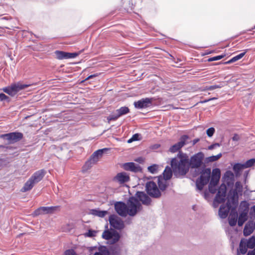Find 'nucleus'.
I'll list each match as a JSON object with an SVG mask.
<instances>
[{
    "instance_id": "f257e3e1",
    "label": "nucleus",
    "mask_w": 255,
    "mask_h": 255,
    "mask_svg": "<svg viewBox=\"0 0 255 255\" xmlns=\"http://www.w3.org/2000/svg\"><path fill=\"white\" fill-rule=\"evenodd\" d=\"M141 207V205L139 202L134 197L130 198L127 204L122 202H117L115 204L116 212L119 215L124 217L128 215L130 216H135Z\"/></svg>"
},
{
    "instance_id": "f03ea898",
    "label": "nucleus",
    "mask_w": 255,
    "mask_h": 255,
    "mask_svg": "<svg viewBox=\"0 0 255 255\" xmlns=\"http://www.w3.org/2000/svg\"><path fill=\"white\" fill-rule=\"evenodd\" d=\"M171 166L174 175L176 177L185 175L189 171V158L187 155L179 152L171 161Z\"/></svg>"
},
{
    "instance_id": "7ed1b4c3",
    "label": "nucleus",
    "mask_w": 255,
    "mask_h": 255,
    "mask_svg": "<svg viewBox=\"0 0 255 255\" xmlns=\"http://www.w3.org/2000/svg\"><path fill=\"white\" fill-rule=\"evenodd\" d=\"M45 174V171L43 169L35 172L24 184L23 187L21 189V191L25 192L30 190L35 184L38 183L42 179Z\"/></svg>"
},
{
    "instance_id": "20e7f679",
    "label": "nucleus",
    "mask_w": 255,
    "mask_h": 255,
    "mask_svg": "<svg viewBox=\"0 0 255 255\" xmlns=\"http://www.w3.org/2000/svg\"><path fill=\"white\" fill-rule=\"evenodd\" d=\"M211 175V169L205 168L201 172L200 177L197 179L196 182V187L198 190L201 191L204 186L209 181Z\"/></svg>"
},
{
    "instance_id": "39448f33",
    "label": "nucleus",
    "mask_w": 255,
    "mask_h": 255,
    "mask_svg": "<svg viewBox=\"0 0 255 255\" xmlns=\"http://www.w3.org/2000/svg\"><path fill=\"white\" fill-rule=\"evenodd\" d=\"M28 86L20 83L12 84L10 86L3 88L2 91L11 96L15 95L20 90L27 88Z\"/></svg>"
},
{
    "instance_id": "423d86ee",
    "label": "nucleus",
    "mask_w": 255,
    "mask_h": 255,
    "mask_svg": "<svg viewBox=\"0 0 255 255\" xmlns=\"http://www.w3.org/2000/svg\"><path fill=\"white\" fill-rule=\"evenodd\" d=\"M145 188L147 194L151 197L158 198L161 196V192L155 182L153 181L147 182Z\"/></svg>"
},
{
    "instance_id": "0eeeda50",
    "label": "nucleus",
    "mask_w": 255,
    "mask_h": 255,
    "mask_svg": "<svg viewBox=\"0 0 255 255\" xmlns=\"http://www.w3.org/2000/svg\"><path fill=\"white\" fill-rule=\"evenodd\" d=\"M0 137L4 140H6L8 143L13 144L20 140L23 137V134L19 132H13L1 134Z\"/></svg>"
},
{
    "instance_id": "6e6552de",
    "label": "nucleus",
    "mask_w": 255,
    "mask_h": 255,
    "mask_svg": "<svg viewBox=\"0 0 255 255\" xmlns=\"http://www.w3.org/2000/svg\"><path fill=\"white\" fill-rule=\"evenodd\" d=\"M204 157V154L199 152L193 155L189 161V167L192 168H197L200 167L203 163V160Z\"/></svg>"
},
{
    "instance_id": "1a4fd4ad",
    "label": "nucleus",
    "mask_w": 255,
    "mask_h": 255,
    "mask_svg": "<svg viewBox=\"0 0 255 255\" xmlns=\"http://www.w3.org/2000/svg\"><path fill=\"white\" fill-rule=\"evenodd\" d=\"M102 237L109 240L110 244H114L120 240V235L118 232L114 230L105 231L103 233Z\"/></svg>"
},
{
    "instance_id": "9d476101",
    "label": "nucleus",
    "mask_w": 255,
    "mask_h": 255,
    "mask_svg": "<svg viewBox=\"0 0 255 255\" xmlns=\"http://www.w3.org/2000/svg\"><path fill=\"white\" fill-rule=\"evenodd\" d=\"M110 225L113 228L121 230L124 228V223L123 220L116 215H112L109 217Z\"/></svg>"
},
{
    "instance_id": "9b49d317",
    "label": "nucleus",
    "mask_w": 255,
    "mask_h": 255,
    "mask_svg": "<svg viewBox=\"0 0 255 255\" xmlns=\"http://www.w3.org/2000/svg\"><path fill=\"white\" fill-rule=\"evenodd\" d=\"M59 210V206L41 207L34 212V216H38L44 214H52Z\"/></svg>"
},
{
    "instance_id": "f8f14e48",
    "label": "nucleus",
    "mask_w": 255,
    "mask_h": 255,
    "mask_svg": "<svg viewBox=\"0 0 255 255\" xmlns=\"http://www.w3.org/2000/svg\"><path fill=\"white\" fill-rule=\"evenodd\" d=\"M188 138L189 136L187 135H182L180 138V141L172 145L169 148V151L172 153L178 151L184 145L187 144L186 141Z\"/></svg>"
},
{
    "instance_id": "ddd939ff",
    "label": "nucleus",
    "mask_w": 255,
    "mask_h": 255,
    "mask_svg": "<svg viewBox=\"0 0 255 255\" xmlns=\"http://www.w3.org/2000/svg\"><path fill=\"white\" fill-rule=\"evenodd\" d=\"M227 187L225 184H222L219 187L218 193L215 198V202L221 203L225 201L226 196Z\"/></svg>"
},
{
    "instance_id": "4468645a",
    "label": "nucleus",
    "mask_w": 255,
    "mask_h": 255,
    "mask_svg": "<svg viewBox=\"0 0 255 255\" xmlns=\"http://www.w3.org/2000/svg\"><path fill=\"white\" fill-rule=\"evenodd\" d=\"M152 98H143L134 102V106L137 109H144L150 107L152 105Z\"/></svg>"
},
{
    "instance_id": "2eb2a0df",
    "label": "nucleus",
    "mask_w": 255,
    "mask_h": 255,
    "mask_svg": "<svg viewBox=\"0 0 255 255\" xmlns=\"http://www.w3.org/2000/svg\"><path fill=\"white\" fill-rule=\"evenodd\" d=\"M242 204H244V206L245 209L239 215L238 222L239 226H242L244 223L248 220V213L249 205L246 201L243 202Z\"/></svg>"
},
{
    "instance_id": "dca6fc26",
    "label": "nucleus",
    "mask_w": 255,
    "mask_h": 255,
    "mask_svg": "<svg viewBox=\"0 0 255 255\" xmlns=\"http://www.w3.org/2000/svg\"><path fill=\"white\" fill-rule=\"evenodd\" d=\"M122 167L127 171L133 172H138L141 170V168L138 164L134 162H127L123 164Z\"/></svg>"
},
{
    "instance_id": "f3484780",
    "label": "nucleus",
    "mask_w": 255,
    "mask_h": 255,
    "mask_svg": "<svg viewBox=\"0 0 255 255\" xmlns=\"http://www.w3.org/2000/svg\"><path fill=\"white\" fill-rule=\"evenodd\" d=\"M114 180L119 184H124L129 180V176L126 172H122L119 173L114 178Z\"/></svg>"
},
{
    "instance_id": "a211bd4d",
    "label": "nucleus",
    "mask_w": 255,
    "mask_h": 255,
    "mask_svg": "<svg viewBox=\"0 0 255 255\" xmlns=\"http://www.w3.org/2000/svg\"><path fill=\"white\" fill-rule=\"evenodd\" d=\"M231 207V205L229 201H228L225 205H221L219 210V215L220 218L225 219L228 215Z\"/></svg>"
},
{
    "instance_id": "6ab92c4d",
    "label": "nucleus",
    "mask_w": 255,
    "mask_h": 255,
    "mask_svg": "<svg viewBox=\"0 0 255 255\" xmlns=\"http://www.w3.org/2000/svg\"><path fill=\"white\" fill-rule=\"evenodd\" d=\"M136 195L138 199L145 205H149L151 203V199L143 192H137Z\"/></svg>"
},
{
    "instance_id": "aec40b11",
    "label": "nucleus",
    "mask_w": 255,
    "mask_h": 255,
    "mask_svg": "<svg viewBox=\"0 0 255 255\" xmlns=\"http://www.w3.org/2000/svg\"><path fill=\"white\" fill-rule=\"evenodd\" d=\"M243 186L240 182L237 181L235 183V189L232 191H230V193L232 195V199H234L238 197V193L242 192Z\"/></svg>"
},
{
    "instance_id": "412c9836",
    "label": "nucleus",
    "mask_w": 255,
    "mask_h": 255,
    "mask_svg": "<svg viewBox=\"0 0 255 255\" xmlns=\"http://www.w3.org/2000/svg\"><path fill=\"white\" fill-rule=\"evenodd\" d=\"M221 172L219 169L215 168L212 171L211 182L218 183L220 178Z\"/></svg>"
},
{
    "instance_id": "4be33fe9",
    "label": "nucleus",
    "mask_w": 255,
    "mask_h": 255,
    "mask_svg": "<svg viewBox=\"0 0 255 255\" xmlns=\"http://www.w3.org/2000/svg\"><path fill=\"white\" fill-rule=\"evenodd\" d=\"M108 150V148H105L101 149H99L96 151H95L92 155H91V157L95 160L97 162L99 160V158L103 155L104 153Z\"/></svg>"
},
{
    "instance_id": "5701e85b",
    "label": "nucleus",
    "mask_w": 255,
    "mask_h": 255,
    "mask_svg": "<svg viewBox=\"0 0 255 255\" xmlns=\"http://www.w3.org/2000/svg\"><path fill=\"white\" fill-rule=\"evenodd\" d=\"M122 247L120 245H114L112 246L109 251L110 255H120Z\"/></svg>"
},
{
    "instance_id": "b1692460",
    "label": "nucleus",
    "mask_w": 255,
    "mask_h": 255,
    "mask_svg": "<svg viewBox=\"0 0 255 255\" xmlns=\"http://www.w3.org/2000/svg\"><path fill=\"white\" fill-rule=\"evenodd\" d=\"M97 163L94 159H93L91 157L86 162L85 164L82 168L83 172H86L88 169H90L91 167Z\"/></svg>"
},
{
    "instance_id": "393cba45",
    "label": "nucleus",
    "mask_w": 255,
    "mask_h": 255,
    "mask_svg": "<svg viewBox=\"0 0 255 255\" xmlns=\"http://www.w3.org/2000/svg\"><path fill=\"white\" fill-rule=\"evenodd\" d=\"M94 255H110L109 250L105 246H100L98 248V251Z\"/></svg>"
},
{
    "instance_id": "a878e982",
    "label": "nucleus",
    "mask_w": 255,
    "mask_h": 255,
    "mask_svg": "<svg viewBox=\"0 0 255 255\" xmlns=\"http://www.w3.org/2000/svg\"><path fill=\"white\" fill-rule=\"evenodd\" d=\"M167 180L163 179L160 176L158 178L159 188L161 191H164L167 187Z\"/></svg>"
},
{
    "instance_id": "bb28decb",
    "label": "nucleus",
    "mask_w": 255,
    "mask_h": 255,
    "mask_svg": "<svg viewBox=\"0 0 255 255\" xmlns=\"http://www.w3.org/2000/svg\"><path fill=\"white\" fill-rule=\"evenodd\" d=\"M163 179L166 180L170 179L172 175V171L171 168L168 166H167L163 173Z\"/></svg>"
},
{
    "instance_id": "cd10ccee",
    "label": "nucleus",
    "mask_w": 255,
    "mask_h": 255,
    "mask_svg": "<svg viewBox=\"0 0 255 255\" xmlns=\"http://www.w3.org/2000/svg\"><path fill=\"white\" fill-rule=\"evenodd\" d=\"M90 213L95 216H97L100 217H104L108 212L106 211H101L98 209H92L91 210Z\"/></svg>"
},
{
    "instance_id": "c85d7f7f",
    "label": "nucleus",
    "mask_w": 255,
    "mask_h": 255,
    "mask_svg": "<svg viewBox=\"0 0 255 255\" xmlns=\"http://www.w3.org/2000/svg\"><path fill=\"white\" fill-rule=\"evenodd\" d=\"M247 50H246L244 52L241 53L239 54V55H238L236 56H234L232 59H231L230 60L226 62L225 63L230 64V63H233L234 62H236V61L241 59L245 55V54L247 52Z\"/></svg>"
},
{
    "instance_id": "c756f323",
    "label": "nucleus",
    "mask_w": 255,
    "mask_h": 255,
    "mask_svg": "<svg viewBox=\"0 0 255 255\" xmlns=\"http://www.w3.org/2000/svg\"><path fill=\"white\" fill-rule=\"evenodd\" d=\"M248 248V247H247L246 242L242 240L240 243L239 247L241 253L242 254H245L247 252Z\"/></svg>"
},
{
    "instance_id": "7c9ffc66",
    "label": "nucleus",
    "mask_w": 255,
    "mask_h": 255,
    "mask_svg": "<svg viewBox=\"0 0 255 255\" xmlns=\"http://www.w3.org/2000/svg\"><path fill=\"white\" fill-rule=\"evenodd\" d=\"M224 85H225V82H220L219 83V84H216V85H212V86H206L204 90L212 91L215 89L221 88L222 87H224Z\"/></svg>"
},
{
    "instance_id": "2f4dec72",
    "label": "nucleus",
    "mask_w": 255,
    "mask_h": 255,
    "mask_svg": "<svg viewBox=\"0 0 255 255\" xmlns=\"http://www.w3.org/2000/svg\"><path fill=\"white\" fill-rule=\"evenodd\" d=\"M116 111L120 117L126 115L129 112V109L127 107H122Z\"/></svg>"
},
{
    "instance_id": "473e14b6",
    "label": "nucleus",
    "mask_w": 255,
    "mask_h": 255,
    "mask_svg": "<svg viewBox=\"0 0 255 255\" xmlns=\"http://www.w3.org/2000/svg\"><path fill=\"white\" fill-rule=\"evenodd\" d=\"M55 54L56 56L57 59L62 60V59H67V52L61 51H56L55 52Z\"/></svg>"
},
{
    "instance_id": "72a5a7b5",
    "label": "nucleus",
    "mask_w": 255,
    "mask_h": 255,
    "mask_svg": "<svg viewBox=\"0 0 255 255\" xmlns=\"http://www.w3.org/2000/svg\"><path fill=\"white\" fill-rule=\"evenodd\" d=\"M254 231V229L252 226L248 225H246L244 229V235L245 236L250 235Z\"/></svg>"
},
{
    "instance_id": "f704fd0d",
    "label": "nucleus",
    "mask_w": 255,
    "mask_h": 255,
    "mask_svg": "<svg viewBox=\"0 0 255 255\" xmlns=\"http://www.w3.org/2000/svg\"><path fill=\"white\" fill-rule=\"evenodd\" d=\"M120 116H119L118 114L117 113V111L116 110L115 112H114L113 113H112L111 115H110L109 117L107 118V120L109 123H110L112 121H116L118 119L120 118Z\"/></svg>"
},
{
    "instance_id": "c9c22d12",
    "label": "nucleus",
    "mask_w": 255,
    "mask_h": 255,
    "mask_svg": "<svg viewBox=\"0 0 255 255\" xmlns=\"http://www.w3.org/2000/svg\"><path fill=\"white\" fill-rule=\"evenodd\" d=\"M237 220V216L235 214L234 215H231L229 218V223L231 226H234L236 225Z\"/></svg>"
},
{
    "instance_id": "e433bc0d",
    "label": "nucleus",
    "mask_w": 255,
    "mask_h": 255,
    "mask_svg": "<svg viewBox=\"0 0 255 255\" xmlns=\"http://www.w3.org/2000/svg\"><path fill=\"white\" fill-rule=\"evenodd\" d=\"M247 247L250 249H253L255 247V237L252 236L246 242Z\"/></svg>"
},
{
    "instance_id": "4c0bfd02",
    "label": "nucleus",
    "mask_w": 255,
    "mask_h": 255,
    "mask_svg": "<svg viewBox=\"0 0 255 255\" xmlns=\"http://www.w3.org/2000/svg\"><path fill=\"white\" fill-rule=\"evenodd\" d=\"M218 183L212 182L210 181L209 185V190L210 192L212 194H214L216 192L217 189L216 186Z\"/></svg>"
},
{
    "instance_id": "58836bf2",
    "label": "nucleus",
    "mask_w": 255,
    "mask_h": 255,
    "mask_svg": "<svg viewBox=\"0 0 255 255\" xmlns=\"http://www.w3.org/2000/svg\"><path fill=\"white\" fill-rule=\"evenodd\" d=\"M159 166L156 164H153L148 167V170L152 174H155L158 172Z\"/></svg>"
},
{
    "instance_id": "ea45409f",
    "label": "nucleus",
    "mask_w": 255,
    "mask_h": 255,
    "mask_svg": "<svg viewBox=\"0 0 255 255\" xmlns=\"http://www.w3.org/2000/svg\"><path fill=\"white\" fill-rule=\"evenodd\" d=\"M243 164L236 163L233 166V170L236 173L239 172L241 170L245 169Z\"/></svg>"
},
{
    "instance_id": "a19ab883",
    "label": "nucleus",
    "mask_w": 255,
    "mask_h": 255,
    "mask_svg": "<svg viewBox=\"0 0 255 255\" xmlns=\"http://www.w3.org/2000/svg\"><path fill=\"white\" fill-rule=\"evenodd\" d=\"M255 163V159H251L248 161H247L245 163H244V166L245 168H249L252 167Z\"/></svg>"
},
{
    "instance_id": "79ce46f5",
    "label": "nucleus",
    "mask_w": 255,
    "mask_h": 255,
    "mask_svg": "<svg viewBox=\"0 0 255 255\" xmlns=\"http://www.w3.org/2000/svg\"><path fill=\"white\" fill-rule=\"evenodd\" d=\"M140 136V134L138 133H135L133 134L132 137L128 140V143H131L133 141H137L140 140L139 137Z\"/></svg>"
},
{
    "instance_id": "37998d69",
    "label": "nucleus",
    "mask_w": 255,
    "mask_h": 255,
    "mask_svg": "<svg viewBox=\"0 0 255 255\" xmlns=\"http://www.w3.org/2000/svg\"><path fill=\"white\" fill-rule=\"evenodd\" d=\"M222 156L221 153H219L217 155H213L210 156L208 158V160L209 162H213L218 160Z\"/></svg>"
},
{
    "instance_id": "c03bdc74",
    "label": "nucleus",
    "mask_w": 255,
    "mask_h": 255,
    "mask_svg": "<svg viewBox=\"0 0 255 255\" xmlns=\"http://www.w3.org/2000/svg\"><path fill=\"white\" fill-rule=\"evenodd\" d=\"M97 232L93 230H89L88 232L84 234L85 237H93L96 236Z\"/></svg>"
},
{
    "instance_id": "a18cd8bd",
    "label": "nucleus",
    "mask_w": 255,
    "mask_h": 255,
    "mask_svg": "<svg viewBox=\"0 0 255 255\" xmlns=\"http://www.w3.org/2000/svg\"><path fill=\"white\" fill-rule=\"evenodd\" d=\"M225 56V54L221 55H219V56H214V57H213L209 58L208 59V61L211 62V61H213L219 60L221 59L222 58H223Z\"/></svg>"
},
{
    "instance_id": "49530a36",
    "label": "nucleus",
    "mask_w": 255,
    "mask_h": 255,
    "mask_svg": "<svg viewBox=\"0 0 255 255\" xmlns=\"http://www.w3.org/2000/svg\"><path fill=\"white\" fill-rule=\"evenodd\" d=\"M79 55V53H68L67 52V59L70 58H74L76 57Z\"/></svg>"
},
{
    "instance_id": "de8ad7c7",
    "label": "nucleus",
    "mask_w": 255,
    "mask_h": 255,
    "mask_svg": "<svg viewBox=\"0 0 255 255\" xmlns=\"http://www.w3.org/2000/svg\"><path fill=\"white\" fill-rule=\"evenodd\" d=\"M206 132L208 136L211 137L215 132V129L213 128H209Z\"/></svg>"
},
{
    "instance_id": "09e8293b",
    "label": "nucleus",
    "mask_w": 255,
    "mask_h": 255,
    "mask_svg": "<svg viewBox=\"0 0 255 255\" xmlns=\"http://www.w3.org/2000/svg\"><path fill=\"white\" fill-rule=\"evenodd\" d=\"M64 255H77V254L74 250L73 249H69L65 252Z\"/></svg>"
},
{
    "instance_id": "8fccbe9b",
    "label": "nucleus",
    "mask_w": 255,
    "mask_h": 255,
    "mask_svg": "<svg viewBox=\"0 0 255 255\" xmlns=\"http://www.w3.org/2000/svg\"><path fill=\"white\" fill-rule=\"evenodd\" d=\"M0 100L1 101L9 100V97L3 93H0Z\"/></svg>"
},
{
    "instance_id": "3c124183",
    "label": "nucleus",
    "mask_w": 255,
    "mask_h": 255,
    "mask_svg": "<svg viewBox=\"0 0 255 255\" xmlns=\"http://www.w3.org/2000/svg\"><path fill=\"white\" fill-rule=\"evenodd\" d=\"M219 146H220V144L219 143H217L213 144L210 145L208 147V149L210 150H212V149H213L214 148H215V147H219Z\"/></svg>"
},
{
    "instance_id": "603ef678",
    "label": "nucleus",
    "mask_w": 255,
    "mask_h": 255,
    "mask_svg": "<svg viewBox=\"0 0 255 255\" xmlns=\"http://www.w3.org/2000/svg\"><path fill=\"white\" fill-rule=\"evenodd\" d=\"M232 139L234 141H238L240 139V136L237 134H235L232 137Z\"/></svg>"
},
{
    "instance_id": "864d4df0",
    "label": "nucleus",
    "mask_w": 255,
    "mask_h": 255,
    "mask_svg": "<svg viewBox=\"0 0 255 255\" xmlns=\"http://www.w3.org/2000/svg\"><path fill=\"white\" fill-rule=\"evenodd\" d=\"M250 214L255 215V205L251 208Z\"/></svg>"
},
{
    "instance_id": "5fc2aeb1",
    "label": "nucleus",
    "mask_w": 255,
    "mask_h": 255,
    "mask_svg": "<svg viewBox=\"0 0 255 255\" xmlns=\"http://www.w3.org/2000/svg\"><path fill=\"white\" fill-rule=\"evenodd\" d=\"M199 141V138H196V139H194L193 141H192V144L193 145H195L196 143H197L198 141Z\"/></svg>"
},
{
    "instance_id": "6e6d98bb",
    "label": "nucleus",
    "mask_w": 255,
    "mask_h": 255,
    "mask_svg": "<svg viewBox=\"0 0 255 255\" xmlns=\"http://www.w3.org/2000/svg\"><path fill=\"white\" fill-rule=\"evenodd\" d=\"M248 253L249 255H255V248L253 251H249Z\"/></svg>"
},
{
    "instance_id": "4d7b16f0",
    "label": "nucleus",
    "mask_w": 255,
    "mask_h": 255,
    "mask_svg": "<svg viewBox=\"0 0 255 255\" xmlns=\"http://www.w3.org/2000/svg\"><path fill=\"white\" fill-rule=\"evenodd\" d=\"M96 75H95V74L90 75L89 76H88V77L85 79V80H88V79H90L92 78H93V77H96Z\"/></svg>"
},
{
    "instance_id": "13d9d810",
    "label": "nucleus",
    "mask_w": 255,
    "mask_h": 255,
    "mask_svg": "<svg viewBox=\"0 0 255 255\" xmlns=\"http://www.w3.org/2000/svg\"><path fill=\"white\" fill-rule=\"evenodd\" d=\"M216 99H217V98H211V99H209L208 100H206L205 101H204L203 102L205 103V102H209L210 101H211V100H216Z\"/></svg>"
},
{
    "instance_id": "bf43d9fd",
    "label": "nucleus",
    "mask_w": 255,
    "mask_h": 255,
    "mask_svg": "<svg viewBox=\"0 0 255 255\" xmlns=\"http://www.w3.org/2000/svg\"><path fill=\"white\" fill-rule=\"evenodd\" d=\"M232 175V173L230 171H227L225 174V176H228L229 175Z\"/></svg>"
},
{
    "instance_id": "052dcab7",
    "label": "nucleus",
    "mask_w": 255,
    "mask_h": 255,
    "mask_svg": "<svg viewBox=\"0 0 255 255\" xmlns=\"http://www.w3.org/2000/svg\"><path fill=\"white\" fill-rule=\"evenodd\" d=\"M204 195L205 198H206V196H207V193L206 192H204Z\"/></svg>"
},
{
    "instance_id": "680f3d73",
    "label": "nucleus",
    "mask_w": 255,
    "mask_h": 255,
    "mask_svg": "<svg viewBox=\"0 0 255 255\" xmlns=\"http://www.w3.org/2000/svg\"><path fill=\"white\" fill-rule=\"evenodd\" d=\"M247 255H249V253H248V254H247Z\"/></svg>"
}]
</instances>
